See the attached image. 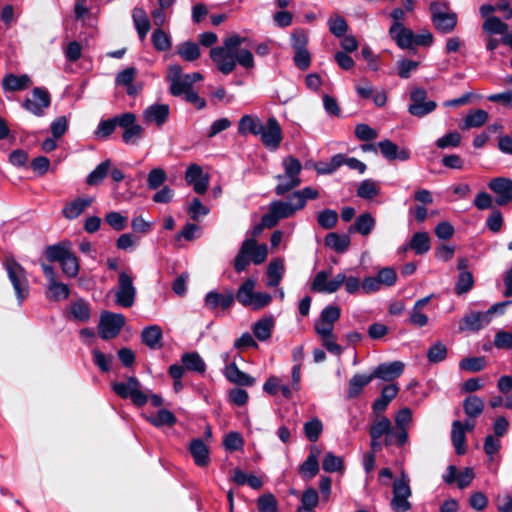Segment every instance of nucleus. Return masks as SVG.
I'll list each match as a JSON object with an SVG mask.
<instances>
[{"mask_svg": "<svg viewBox=\"0 0 512 512\" xmlns=\"http://www.w3.org/2000/svg\"><path fill=\"white\" fill-rule=\"evenodd\" d=\"M412 422V412L404 407L395 416V428L393 436L398 447L404 446L408 441V426Z\"/></svg>", "mask_w": 512, "mask_h": 512, "instance_id": "17", "label": "nucleus"}, {"mask_svg": "<svg viewBox=\"0 0 512 512\" xmlns=\"http://www.w3.org/2000/svg\"><path fill=\"white\" fill-rule=\"evenodd\" d=\"M111 167V161L109 159L101 162L97 167L88 175L87 184L98 185L107 176Z\"/></svg>", "mask_w": 512, "mask_h": 512, "instance_id": "49", "label": "nucleus"}, {"mask_svg": "<svg viewBox=\"0 0 512 512\" xmlns=\"http://www.w3.org/2000/svg\"><path fill=\"white\" fill-rule=\"evenodd\" d=\"M488 120V113L482 109H476L470 111L463 123L460 125L462 130H468L470 128H479L483 126Z\"/></svg>", "mask_w": 512, "mask_h": 512, "instance_id": "42", "label": "nucleus"}, {"mask_svg": "<svg viewBox=\"0 0 512 512\" xmlns=\"http://www.w3.org/2000/svg\"><path fill=\"white\" fill-rule=\"evenodd\" d=\"M224 375L229 382L240 386L250 387L255 384V379L247 373L241 371L237 367L235 360L231 361V363L225 366Z\"/></svg>", "mask_w": 512, "mask_h": 512, "instance_id": "26", "label": "nucleus"}, {"mask_svg": "<svg viewBox=\"0 0 512 512\" xmlns=\"http://www.w3.org/2000/svg\"><path fill=\"white\" fill-rule=\"evenodd\" d=\"M177 53L185 60V61H195L200 56L199 46L194 42H183L178 45Z\"/></svg>", "mask_w": 512, "mask_h": 512, "instance_id": "48", "label": "nucleus"}, {"mask_svg": "<svg viewBox=\"0 0 512 512\" xmlns=\"http://www.w3.org/2000/svg\"><path fill=\"white\" fill-rule=\"evenodd\" d=\"M463 408L469 417H477L484 409V402L480 397L472 395L464 400Z\"/></svg>", "mask_w": 512, "mask_h": 512, "instance_id": "52", "label": "nucleus"}, {"mask_svg": "<svg viewBox=\"0 0 512 512\" xmlns=\"http://www.w3.org/2000/svg\"><path fill=\"white\" fill-rule=\"evenodd\" d=\"M380 190L381 188L377 181L365 179L357 188V196L365 200H371L380 194Z\"/></svg>", "mask_w": 512, "mask_h": 512, "instance_id": "43", "label": "nucleus"}, {"mask_svg": "<svg viewBox=\"0 0 512 512\" xmlns=\"http://www.w3.org/2000/svg\"><path fill=\"white\" fill-rule=\"evenodd\" d=\"M268 255V247L266 244H257L254 238H247L234 259V269L240 273L244 271L250 262L260 265L265 262Z\"/></svg>", "mask_w": 512, "mask_h": 512, "instance_id": "4", "label": "nucleus"}, {"mask_svg": "<svg viewBox=\"0 0 512 512\" xmlns=\"http://www.w3.org/2000/svg\"><path fill=\"white\" fill-rule=\"evenodd\" d=\"M488 187L496 194L495 202L499 206H504L512 201V180L505 177L492 179Z\"/></svg>", "mask_w": 512, "mask_h": 512, "instance_id": "18", "label": "nucleus"}, {"mask_svg": "<svg viewBox=\"0 0 512 512\" xmlns=\"http://www.w3.org/2000/svg\"><path fill=\"white\" fill-rule=\"evenodd\" d=\"M322 468L325 472H342L344 470V463L341 457L336 456L332 452H327L322 461Z\"/></svg>", "mask_w": 512, "mask_h": 512, "instance_id": "55", "label": "nucleus"}, {"mask_svg": "<svg viewBox=\"0 0 512 512\" xmlns=\"http://www.w3.org/2000/svg\"><path fill=\"white\" fill-rule=\"evenodd\" d=\"M257 507L259 512H277L278 502L273 494L266 493L258 498Z\"/></svg>", "mask_w": 512, "mask_h": 512, "instance_id": "61", "label": "nucleus"}, {"mask_svg": "<svg viewBox=\"0 0 512 512\" xmlns=\"http://www.w3.org/2000/svg\"><path fill=\"white\" fill-rule=\"evenodd\" d=\"M482 28L486 33L490 35L500 34L504 36L505 34H509L508 25L496 16L487 17L483 23Z\"/></svg>", "mask_w": 512, "mask_h": 512, "instance_id": "45", "label": "nucleus"}, {"mask_svg": "<svg viewBox=\"0 0 512 512\" xmlns=\"http://www.w3.org/2000/svg\"><path fill=\"white\" fill-rule=\"evenodd\" d=\"M144 133V128L137 124L136 121H133V124L127 131H123L122 140L126 144H137V142L142 138Z\"/></svg>", "mask_w": 512, "mask_h": 512, "instance_id": "62", "label": "nucleus"}, {"mask_svg": "<svg viewBox=\"0 0 512 512\" xmlns=\"http://www.w3.org/2000/svg\"><path fill=\"white\" fill-rule=\"evenodd\" d=\"M166 78L170 83V93L173 96H182L184 93L191 89L189 83L184 77L181 66L177 64L171 65L168 68Z\"/></svg>", "mask_w": 512, "mask_h": 512, "instance_id": "20", "label": "nucleus"}, {"mask_svg": "<svg viewBox=\"0 0 512 512\" xmlns=\"http://www.w3.org/2000/svg\"><path fill=\"white\" fill-rule=\"evenodd\" d=\"M112 390L123 399H131L136 406L141 407L148 402V394L141 390V383L134 376L128 377L126 381L113 383Z\"/></svg>", "mask_w": 512, "mask_h": 512, "instance_id": "8", "label": "nucleus"}, {"mask_svg": "<svg viewBox=\"0 0 512 512\" xmlns=\"http://www.w3.org/2000/svg\"><path fill=\"white\" fill-rule=\"evenodd\" d=\"M389 34L401 49H409L413 46L415 34L411 29L404 27L401 22L393 23Z\"/></svg>", "mask_w": 512, "mask_h": 512, "instance_id": "24", "label": "nucleus"}, {"mask_svg": "<svg viewBox=\"0 0 512 512\" xmlns=\"http://www.w3.org/2000/svg\"><path fill=\"white\" fill-rule=\"evenodd\" d=\"M70 312L77 321L87 322L90 319L89 304L83 299L73 302L70 307Z\"/></svg>", "mask_w": 512, "mask_h": 512, "instance_id": "50", "label": "nucleus"}, {"mask_svg": "<svg viewBox=\"0 0 512 512\" xmlns=\"http://www.w3.org/2000/svg\"><path fill=\"white\" fill-rule=\"evenodd\" d=\"M5 269L14 288L18 303L22 304L29 294V283L25 270L14 259H7L5 261Z\"/></svg>", "mask_w": 512, "mask_h": 512, "instance_id": "9", "label": "nucleus"}, {"mask_svg": "<svg viewBox=\"0 0 512 512\" xmlns=\"http://www.w3.org/2000/svg\"><path fill=\"white\" fill-rule=\"evenodd\" d=\"M405 365L401 361H393L389 363L379 364L371 373L373 379H381L384 381H393L402 375Z\"/></svg>", "mask_w": 512, "mask_h": 512, "instance_id": "21", "label": "nucleus"}, {"mask_svg": "<svg viewBox=\"0 0 512 512\" xmlns=\"http://www.w3.org/2000/svg\"><path fill=\"white\" fill-rule=\"evenodd\" d=\"M474 277L471 272H460L455 283V293L463 295L468 293L474 287Z\"/></svg>", "mask_w": 512, "mask_h": 512, "instance_id": "51", "label": "nucleus"}, {"mask_svg": "<svg viewBox=\"0 0 512 512\" xmlns=\"http://www.w3.org/2000/svg\"><path fill=\"white\" fill-rule=\"evenodd\" d=\"M257 280L247 278L237 289L234 295L235 299L244 307L252 310H260L268 306L272 301V296L266 292H255Z\"/></svg>", "mask_w": 512, "mask_h": 512, "instance_id": "6", "label": "nucleus"}, {"mask_svg": "<svg viewBox=\"0 0 512 512\" xmlns=\"http://www.w3.org/2000/svg\"><path fill=\"white\" fill-rule=\"evenodd\" d=\"M451 441L458 455L466 452V435L465 428L461 421L455 420L452 423Z\"/></svg>", "mask_w": 512, "mask_h": 512, "instance_id": "36", "label": "nucleus"}, {"mask_svg": "<svg viewBox=\"0 0 512 512\" xmlns=\"http://www.w3.org/2000/svg\"><path fill=\"white\" fill-rule=\"evenodd\" d=\"M162 329L158 325H150L143 329L141 333V340L142 342L149 347L150 349H159L161 348L162 344Z\"/></svg>", "mask_w": 512, "mask_h": 512, "instance_id": "35", "label": "nucleus"}, {"mask_svg": "<svg viewBox=\"0 0 512 512\" xmlns=\"http://www.w3.org/2000/svg\"><path fill=\"white\" fill-rule=\"evenodd\" d=\"M185 181L193 187L198 194H204L209 187V177L203 173L201 166L197 164L190 165L185 173Z\"/></svg>", "mask_w": 512, "mask_h": 512, "instance_id": "19", "label": "nucleus"}, {"mask_svg": "<svg viewBox=\"0 0 512 512\" xmlns=\"http://www.w3.org/2000/svg\"><path fill=\"white\" fill-rule=\"evenodd\" d=\"M63 273L68 277H75L79 271L78 260L70 251L60 263Z\"/></svg>", "mask_w": 512, "mask_h": 512, "instance_id": "64", "label": "nucleus"}, {"mask_svg": "<svg viewBox=\"0 0 512 512\" xmlns=\"http://www.w3.org/2000/svg\"><path fill=\"white\" fill-rule=\"evenodd\" d=\"M427 92L424 88L417 87L411 90V104L408 106V112L415 117L422 118L433 112L437 104L435 101H426Z\"/></svg>", "mask_w": 512, "mask_h": 512, "instance_id": "14", "label": "nucleus"}, {"mask_svg": "<svg viewBox=\"0 0 512 512\" xmlns=\"http://www.w3.org/2000/svg\"><path fill=\"white\" fill-rule=\"evenodd\" d=\"M262 124L263 123L259 117L246 114L239 120L238 133L242 136H246L248 134L259 136V133H261Z\"/></svg>", "mask_w": 512, "mask_h": 512, "instance_id": "31", "label": "nucleus"}, {"mask_svg": "<svg viewBox=\"0 0 512 512\" xmlns=\"http://www.w3.org/2000/svg\"><path fill=\"white\" fill-rule=\"evenodd\" d=\"M205 306L208 309H216L217 307H221L222 309H228L230 308L234 302L235 297L232 291H229L226 294H221L216 291H210L206 294L205 299Z\"/></svg>", "mask_w": 512, "mask_h": 512, "instance_id": "29", "label": "nucleus"}, {"mask_svg": "<svg viewBox=\"0 0 512 512\" xmlns=\"http://www.w3.org/2000/svg\"><path fill=\"white\" fill-rule=\"evenodd\" d=\"M409 248L415 251L416 254L422 255L430 250V238L427 232H416L413 234Z\"/></svg>", "mask_w": 512, "mask_h": 512, "instance_id": "44", "label": "nucleus"}, {"mask_svg": "<svg viewBox=\"0 0 512 512\" xmlns=\"http://www.w3.org/2000/svg\"><path fill=\"white\" fill-rule=\"evenodd\" d=\"M394 428L391 421L384 415L375 416L369 428L370 438L381 439L386 434H393Z\"/></svg>", "mask_w": 512, "mask_h": 512, "instance_id": "34", "label": "nucleus"}, {"mask_svg": "<svg viewBox=\"0 0 512 512\" xmlns=\"http://www.w3.org/2000/svg\"><path fill=\"white\" fill-rule=\"evenodd\" d=\"M378 148L384 158L388 161L400 160L407 161L411 157L410 150L407 148L400 149L397 144L389 139H385L378 143Z\"/></svg>", "mask_w": 512, "mask_h": 512, "instance_id": "23", "label": "nucleus"}, {"mask_svg": "<svg viewBox=\"0 0 512 512\" xmlns=\"http://www.w3.org/2000/svg\"><path fill=\"white\" fill-rule=\"evenodd\" d=\"M322 430L323 425L318 418H314L304 424V433L311 442L318 440Z\"/></svg>", "mask_w": 512, "mask_h": 512, "instance_id": "63", "label": "nucleus"}, {"mask_svg": "<svg viewBox=\"0 0 512 512\" xmlns=\"http://www.w3.org/2000/svg\"><path fill=\"white\" fill-rule=\"evenodd\" d=\"M125 325V317L120 313L104 311L99 320V335L103 340L113 339Z\"/></svg>", "mask_w": 512, "mask_h": 512, "instance_id": "13", "label": "nucleus"}, {"mask_svg": "<svg viewBox=\"0 0 512 512\" xmlns=\"http://www.w3.org/2000/svg\"><path fill=\"white\" fill-rule=\"evenodd\" d=\"M510 301H504L494 304L487 311H470L466 313L459 323V331H479L490 324L492 317L496 312H502V309L510 304Z\"/></svg>", "mask_w": 512, "mask_h": 512, "instance_id": "7", "label": "nucleus"}, {"mask_svg": "<svg viewBox=\"0 0 512 512\" xmlns=\"http://www.w3.org/2000/svg\"><path fill=\"white\" fill-rule=\"evenodd\" d=\"M48 291V297L55 301L66 299L69 296V287L64 283L57 282L56 280L49 282Z\"/></svg>", "mask_w": 512, "mask_h": 512, "instance_id": "57", "label": "nucleus"}, {"mask_svg": "<svg viewBox=\"0 0 512 512\" xmlns=\"http://www.w3.org/2000/svg\"><path fill=\"white\" fill-rule=\"evenodd\" d=\"M326 246L334 249L336 252H344L350 244V238L347 235H340L338 233H329L325 238Z\"/></svg>", "mask_w": 512, "mask_h": 512, "instance_id": "46", "label": "nucleus"}, {"mask_svg": "<svg viewBox=\"0 0 512 512\" xmlns=\"http://www.w3.org/2000/svg\"><path fill=\"white\" fill-rule=\"evenodd\" d=\"M284 274V263L281 259L271 261L267 267L266 286L273 288L277 287L282 280Z\"/></svg>", "mask_w": 512, "mask_h": 512, "instance_id": "41", "label": "nucleus"}, {"mask_svg": "<svg viewBox=\"0 0 512 512\" xmlns=\"http://www.w3.org/2000/svg\"><path fill=\"white\" fill-rule=\"evenodd\" d=\"M134 277L130 272L121 271L118 275V284L115 290V302L123 308H130L136 299V287Z\"/></svg>", "mask_w": 512, "mask_h": 512, "instance_id": "10", "label": "nucleus"}, {"mask_svg": "<svg viewBox=\"0 0 512 512\" xmlns=\"http://www.w3.org/2000/svg\"><path fill=\"white\" fill-rule=\"evenodd\" d=\"M134 26L137 30L139 38L144 40L150 30V21L143 8L135 7L132 13Z\"/></svg>", "mask_w": 512, "mask_h": 512, "instance_id": "40", "label": "nucleus"}, {"mask_svg": "<svg viewBox=\"0 0 512 512\" xmlns=\"http://www.w3.org/2000/svg\"><path fill=\"white\" fill-rule=\"evenodd\" d=\"M331 275L330 270H322L316 274L311 284V290L318 293L332 294L342 285L348 294H357L362 290V282L356 276H346L345 273H338L332 280L328 281Z\"/></svg>", "mask_w": 512, "mask_h": 512, "instance_id": "3", "label": "nucleus"}, {"mask_svg": "<svg viewBox=\"0 0 512 512\" xmlns=\"http://www.w3.org/2000/svg\"><path fill=\"white\" fill-rule=\"evenodd\" d=\"M274 327V318L272 316H265L253 324L252 332L259 341L265 342L271 338Z\"/></svg>", "mask_w": 512, "mask_h": 512, "instance_id": "32", "label": "nucleus"}, {"mask_svg": "<svg viewBox=\"0 0 512 512\" xmlns=\"http://www.w3.org/2000/svg\"><path fill=\"white\" fill-rule=\"evenodd\" d=\"M486 360L484 357H468L463 358L459 362V367L461 370L469 371V372H479L485 368Z\"/></svg>", "mask_w": 512, "mask_h": 512, "instance_id": "59", "label": "nucleus"}, {"mask_svg": "<svg viewBox=\"0 0 512 512\" xmlns=\"http://www.w3.org/2000/svg\"><path fill=\"white\" fill-rule=\"evenodd\" d=\"M373 380L372 374H355L348 383V398L353 399L359 396L371 381Z\"/></svg>", "mask_w": 512, "mask_h": 512, "instance_id": "39", "label": "nucleus"}, {"mask_svg": "<svg viewBox=\"0 0 512 512\" xmlns=\"http://www.w3.org/2000/svg\"><path fill=\"white\" fill-rule=\"evenodd\" d=\"M431 297L427 296L415 302L409 316L410 324L419 328L428 324V316L423 312V308L429 303Z\"/></svg>", "mask_w": 512, "mask_h": 512, "instance_id": "33", "label": "nucleus"}, {"mask_svg": "<svg viewBox=\"0 0 512 512\" xmlns=\"http://www.w3.org/2000/svg\"><path fill=\"white\" fill-rule=\"evenodd\" d=\"M181 360L187 370L203 373L206 369L205 362L196 352L184 353Z\"/></svg>", "mask_w": 512, "mask_h": 512, "instance_id": "47", "label": "nucleus"}, {"mask_svg": "<svg viewBox=\"0 0 512 512\" xmlns=\"http://www.w3.org/2000/svg\"><path fill=\"white\" fill-rule=\"evenodd\" d=\"M136 75L137 69L128 67L117 74L115 83L117 86L124 87L128 95L135 96L141 91V86L134 84Z\"/></svg>", "mask_w": 512, "mask_h": 512, "instance_id": "25", "label": "nucleus"}, {"mask_svg": "<svg viewBox=\"0 0 512 512\" xmlns=\"http://www.w3.org/2000/svg\"><path fill=\"white\" fill-rule=\"evenodd\" d=\"M317 221L323 229H332L338 221V214L335 210L325 209L318 214Z\"/></svg>", "mask_w": 512, "mask_h": 512, "instance_id": "60", "label": "nucleus"}, {"mask_svg": "<svg viewBox=\"0 0 512 512\" xmlns=\"http://www.w3.org/2000/svg\"><path fill=\"white\" fill-rule=\"evenodd\" d=\"M245 38L238 34H232L223 41V46H217L210 50V57L217 69L228 75L234 71L236 65L245 69L254 68V57L250 50L240 49Z\"/></svg>", "mask_w": 512, "mask_h": 512, "instance_id": "1", "label": "nucleus"}, {"mask_svg": "<svg viewBox=\"0 0 512 512\" xmlns=\"http://www.w3.org/2000/svg\"><path fill=\"white\" fill-rule=\"evenodd\" d=\"M259 137L266 148L270 150L278 149L283 140V134L281 126L275 117L268 118L266 124H262Z\"/></svg>", "mask_w": 512, "mask_h": 512, "instance_id": "15", "label": "nucleus"}, {"mask_svg": "<svg viewBox=\"0 0 512 512\" xmlns=\"http://www.w3.org/2000/svg\"><path fill=\"white\" fill-rule=\"evenodd\" d=\"M51 103L49 92L40 87H35L32 91L31 98H27L23 107L36 116H42L44 109L48 108Z\"/></svg>", "mask_w": 512, "mask_h": 512, "instance_id": "16", "label": "nucleus"}, {"mask_svg": "<svg viewBox=\"0 0 512 512\" xmlns=\"http://www.w3.org/2000/svg\"><path fill=\"white\" fill-rule=\"evenodd\" d=\"M409 478L406 474H402L393 483V498L391 507L395 512H406L411 509V503L408 501L411 496Z\"/></svg>", "mask_w": 512, "mask_h": 512, "instance_id": "12", "label": "nucleus"}, {"mask_svg": "<svg viewBox=\"0 0 512 512\" xmlns=\"http://www.w3.org/2000/svg\"><path fill=\"white\" fill-rule=\"evenodd\" d=\"M30 85L31 80L26 74L20 76L8 74L2 80V87L5 91H20L28 88Z\"/></svg>", "mask_w": 512, "mask_h": 512, "instance_id": "37", "label": "nucleus"}, {"mask_svg": "<svg viewBox=\"0 0 512 512\" xmlns=\"http://www.w3.org/2000/svg\"><path fill=\"white\" fill-rule=\"evenodd\" d=\"M318 197L319 191L308 186L293 192L287 201H272L269 204L268 212L262 216V224L266 228H273L280 220L290 218L302 210L308 200H315Z\"/></svg>", "mask_w": 512, "mask_h": 512, "instance_id": "2", "label": "nucleus"}, {"mask_svg": "<svg viewBox=\"0 0 512 512\" xmlns=\"http://www.w3.org/2000/svg\"><path fill=\"white\" fill-rule=\"evenodd\" d=\"M284 174H278L275 179L278 184L275 187V194L277 196H284L287 192L297 188L302 183L300 173L302 171L301 162L293 157L287 156L282 161Z\"/></svg>", "mask_w": 512, "mask_h": 512, "instance_id": "5", "label": "nucleus"}, {"mask_svg": "<svg viewBox=\"0 0 512 512\" xmlns=\"http://www.w3.org/2000/svg\"><path fill=\"white\" fill-rule=\"evenodd\" d=\"M169 113L170 108L167 104H153L144 110L143 118L147 123H154L157 126H162L166 123Z\"/></svg>", "mask_w": 512, "mask_h": 512, "instance_id": "27", "label": "nucleus"}, {"mask_svg": "<svg viewBox=\"0 0 512 512\" xmlns=\"http://www.w3.org/2000/svg\"><path fill=\"white\" fill-rule=\"evenodd\" d=\"M321 450L317 446H312L306 460L300 465L299 473L304 479H312L319 472L318 457Z\"/></svg>", "mask_w": 512, "mask_h": 512, "instance_id": "28", "label": "nucleus"}, {"mask_svg": "<svg viewBox=\"0 0 512 512\" xmlns=\"http://www.w3.org/2000/svg\"><path fill=\"white\" fill-rule=\"evenodd\" d=\"M167 179V174L162 168L152 169L147 176V187L150 190H157Z\"/></svg>", "mask_w": 512, "mask_h": 512, "instance_id": "58", "label": "nucleus"}, {"mask_svg": "<svg viewBox=\"0 0 512 512\" xmlns=\"http://www.w3.org/2000/svg\"><path fill=\"white\" fill-rule=\"evenodd\" d=\"M341 166L342 154H336L328 162H319L315 166V169L320 175H329L334 173Z\"/></svg>", "mask_w": 512, "mask_h": 512, "instance_id": "56", "label": "nucleus"}, {"mask_svg": "<svg viewBox=\"0 0 512 512\" xmlns=\"http://www.w3.org/2000/svg\"><path fill=\"white\" fill-rule=\"evenodd\" d=\"M94 202L91 196H80L65 204L62 209L63 216L68 220H73L79 217L86 209H88Z\"/></svg>", "mask_w": 512, "mask_h": 512, "instance_id": "22", "label": "nucleus"}, {"mask_svg": "<svg viewBox=\"0 0 512 512\" xmlns=\"http://www.w3.org/2000/svg\"><path fill=\"white\" fill-rule=\"evenodd\" d=\"M189 451L197 466L205 467L209 464V449L202 439H193L190 442Z\"/></svg>", "mask_w": 512, "mask_h": 512, "instance_id": "30", "label": "nucleus"}, {"mask_svg": "<svg viewBox=\"0 0 512 512\" xmlns=\"http://www.w3.org/2000/svg\"><path fill=\"white\" fill-rule=\"evenodd\" d=\"M447 353L446 345L441 341H437L429 347L427 359L430 363H439L446 359Z\"/></svg>", "mask_w": 512, "mask_h": 512, "instance_id": "53", "label": "nucleus"}, {"mask_svg": "<svg viewBox=\"0 0 512 512\" xmlns=\"http://www.w3.org/2000/svg\"><path fill=\"white\" fill-rule=\"evenodd\" d=\"M147 419L156 427L172 426L176 423L175 415L166 409L159 410L155 416H150Z\"/></svg>", "mask_w": 512, "mask_h": 512, "instance_id": "54", "label": "nucleus"}, {"mask_svg": "<svg viewBox=\"0 0 512 512\" xmlns=\"http://www.w3.org/2000/svg\"><path fill=\"white\" fill-rule=\"evenodd\" d=\"M431 18L435 28L441 33L452 32L457 25V15L454 12H448L446 3L434 1L430 5Z\"/></svg>", "mask_w": 512, "mask_h": 512, "instance_id": "11", "label": "nucleus"}, {"mask_svg": "<svg viewBox=\"0 0 512 512\" xmlns=\"http://www.w3.org/2000/svg\"><path fill=\"white\" fill-rule=\"evenodd\" d=\"M376 221L374 217L366 212L363 214H360L356 219L354 224L349 228V231H356L359 234L366 236L369 235L372 230L375 228Z\"/></svg>", "mask_w": 512, "mask_h": 512, "instance_id": "38", "label": "nucleus"}]
</instances>
